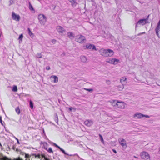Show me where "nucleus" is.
Returning <instances> with one entry per match:
<instances>
[{"label":"nucleus","mask_w":160,"mask_h":160,"mask_svg":"<svg viewBox=\"0 0 160 160\" xmlns=\"http://www.w3.org/2000/svg\"><path fill=\"white\" fill-rule=\"evenodd\" d=\"M56 29L60 34H63L65 31V30L63 28L60 26H58L56 28Z\"/></svg>","instance_id":"f8f14e48"},{"label":"nucleus","mask_w":160,"mask_h":160,"mask_svg":"<svg viewBox=\"0 0 160 160\" xmlns=\"http://www.w3.org/2000/svg\"><path fill=\"white\" fill-rule=\"evenodd\" d=\"M11 147L12 149H13V150L14 149V148H15L14 146L12 143V144H11Z\"/></svg>","instance_id":"e433bc0d"},{"label":"nucleus","mask_w":160,"mask_h":160,"mask_svg":"<svg viewBox=\"0 0 160 160\" xmlns=\"http://www.w3.org/2000/svg\"><path fill=\"white\" fill-rule=\"evenodd\" d=\"M81 61L83 62H86L87 59L84 56H82L80 57Z\"/></svg>","instance_id":"6ab92c4d"},{"label":"nucleus","mask_w":160,"mask_h":160,"mask_svg":"<svg viewBox=\"0 0 160 160\" xmlns=\"http://www.w3.org/2000/svg\"><path fill=\"white\" fill-rule=\"evenodd\" d=\"M48 152L50 153H53V152L52 151V148H49L48 150Z\"/></svg>","instance_id":"2f4dec72"},{"label":"nucleus","mask_w":160,"mask_h":160,"mask_svg":"<svg viewBox=\"0 0 160 160\" xmlns=\"http://www.w3.org/2000/svg\"><path fill=\"white\" fill-rule=\"evenodd\" d=\"M28 155L27 154L25 155V157L26 158H28Z\"/></svg>","instance_id":"a18cd8bd"},{"label":"nucleus","mask_w":160,"mask_h":160,"mask_svg":"<svg viewBox=\"0 0 160 160\" xmlns=\"http://www.w3.org/2000/svg\"><path fill=\"white\" fill-rule=\"evenodd\" d=\"M118 141L119 144L123 148H126L127 147L126 142L124 139L122 138H120L118 139Z\"/></svg>","instance_id":"0eeeda50"},{"label":"nucleus","mask_w":160,"mask_h":160,"mask_svg":"<svg viewBox=\"0 0 160 160\" xmlns=\"http://www.w3.org/2000/svg\"><path fill=\"white\" fill-rule=\"evenodd\" d=\"M112 151L113 152L115 153H117V151H116L115 150V149H112Z\"/></svg>","instance_id":"a19ab883"},{"label":"nucleus","mask_w":160,"mask_h":160,"mask_svg":"<svg viewBox=\"0 0 160 160\" xmlns=\"http://www.w3.org/2000/svg\"><path fill=\"white\" fill-rule=\"evenodd\" d=\"M15 111L18 114H19L20 113V110L19 107L16 108L15 109Z\"/></svg>","instance_id":"c756f323"},{"label":"nucleus","mask_w":160,"mask_h":160,"mask_svg":"<svg viewBox=\"0 0 160 160\" xmlns=\"http://www.w3.org/2000/svg\"><path fill=\"white\" fill-rule=\"evenodd\" d=\"M28 34L29 35V36L31 37H33L34 36L33 33L31 32L29 28H28Z\"/></svg>","instance_id":"393cba45"},{"label":"nucleus","mask_w":160,"mask_h":160,"mask_svg":"<svg viewBox=\"0 0 160 160\" xmlns=\"http://www.w3.org/2000/svg\"><path fill=\"white\" fill-rule=\"evenodd\" d=\"M84 123L85 125L90 127L93 124V122L92 120H87L84 121Z\"/></svg>","instance_id":"ddd939ff"},{"label":"nucleus","mask_w":160,"mask_h":160,"mask_svg":"<svg viewBox=\"0 0 160 160\" xmlns=\"http://www.w3.org/2000/svg\"><path fill=\"white\" fill-rule=\"evenodd\" d=\"M46 69L47 70H49L50 69V67L49 66H47L46 67Z\"/></svg>","instance_id":"4c0bfd02"},{"label":"nucleus","mask_w":160,"mask_h":160,"mask_svg":"<svg viewBox=\"0 0 160 160\" xmlns=\"http://www.w3.org/2000/svg\"><path fill=\"white\" fill-rule=\"evenodd\" d=\"M133 157H134V158H138L137 157H136V156H133Z\"/></svg>","instance_id":"49530a36"},{"label":"nucleus","mask_w":160,"mask_h":160,"mask_svg":"<svg viewBox=\"0 0 160 160\" xmlns=\"http://www.w3.org/2000/svg\"><path fill=\"white\" fill-rule=\"evenodd\" d=\"M156 32V34L157 36H158V32L160 31V20L159 21L158 23L157 27L155 29Z\"/></svg>","instance_id":"f3484780"},{"label":"nucleus","mask_w":160,"mask_h":160,"mask_svg":"<svg viewBox=\"0 0 160 160\" xmlns=\"http://www.w3.org/2000/svg\"><path fill=\"white\" fill-rule=\"evenodd\" d=\"M0 122L1 123V124L2 125H3V123H2V118H1V116L0 117Z\"/></svg>","instance_id":"58836bf2"},{"label":"nucleus","mask_w":160,"mask_h":160,"mask_svg":"<svg viewBox=\"0 0 160 160\" xmlns=\"http://www.w3.org/2000/svg\"><path fill=\"white\" fill-rule=\"evenodd\" d=\"M159 153H160V147L159 150Z\"/></svg>","instance_id":"8fccbe9b"},{"label":"nucleus","mask_w":160,"mask_h":160,"mask_svg":"<svg viewBox=\"0 0 160 160\" xmlns=\"http://www.w3.org/2000/svg\"><path fill=\"white\" fill-rule=\"evenodd\" d=\"M53 144L55 147L58 148L60 150V151L61 152H62L65 155V157L66 158H67V159L68 158V157L66 156V155H67V156H73L75 155H77L78 157L79 158H80L81 159H82V158H80L79 157L78 155V154H68V153H66V152L65 151L64 149H63L62 148H61L58 145L55 143H53Z\"/></svg>","instance_id":"f03ea898"},{"label":"nucleus","mask_w":160,"mask_h":160,"mask_svg":"<svg viewBox=\"0 0 160 160\" xmlns=\"http://www.w3.org/2000/svg\"><path fill=\"white\" fill-rule=\"evenodd\" d=\"M62 55H65V53H62Z\"/></svg>","instance_id":"09e8293b"},{"label":"nucleus","mask_w":160,"mask_h":160,"mask_svg":"<svg viewBox=\"0 0 160 160\" xmlns=\"http://www.w3.org/2000/svg\"><path fill=\"white\" fill-rule=\"evenodd\" d=\"M76 40L77 42L81 43H85L86 42L85 37L81 35H78L76 36Z\"/></svg>","instance_id":"20e7f679"},{"label":"nucleus","mask_w":160,"mask_h":160,"mask_svg":"<svg viewBox=\"0 0 160 160\" xmlns=\"http://www.w3.org/2000/svg\"><path fill=\"white\" fill-rule=\"evenodd\" d=\"M134 117H137L138 118H141L142 117H145L146 118H149V116L147 115H144L140 112H137L134 115Z\"/></svg>","instance_id":"9d476101"},{"label":"nucleus","mask_w":160,"mask_h":160,"mask_svg":"<svg viewBox=\"0 0 160 160\" xmlns=\"http://www.w3.org/2000/svg\"><path fill=\"white\" fill-rule=\"evenodd\" d=\"M11 144L12 143L11 142H8L7 144V147L6 148L7 151H9L10 150Z\"/></svg>","instance_id":"4be33fe9"},{"label":"nucleus","mask_w":160,"mask_h":160,"mask_svg":"<svg viewBox=\"0 0 160 160\" xmlns=\"http://www.w3.org/2000/svg\"><path fill=\"white\" fill-rule=\"evenodd\" d=\"M29 106L30 108L32 109H33V103L32 102V101L31 100H30L29 101Z\"/></svg>","instance_id":"a878e982"},{"label":"nucleus","mask_w":160,"mask_h":160,"mask_svg":"<svg viewBox=\"0 0 160 160\" xmlns=\"http://www.w3.org/2000/svg\"><path fill=\"white\" fill-rule=\"evenodd\" d=\"M38 19L40 23L44 25L47 21V18L43 14H40L38 15Z\"/></svg>","instance_id":"7ed1b4c3"},{"label":"nucleus","mask_w":160,"mask_h":160,"mask_svg":"<svg viewBox=\"0 0 160 160\" xmlns=\"http://www.w3.org/2000/svg\"><path fill=\"white\" fill-rule=\"evenodd\" d=\"M54 117H54V120L55 121V122L57 123L58 124V115L56 113H55L54 114Z\"/></svg>","instance_id":"412c9836"},{"label":"nucleus","mask_w":160,"mask_h":160,"mask_svg":"<svg viewBox=\"0 0 160 160\" xmlns=\"http://www.w3.org/2000/svg\"><path fill=\"white\" fill-rule=\"evenodd\" d=\"M12 90L15 92H17L18 89L17 86H14L12 88Z\"/></svg>","instance_id":"bb28decb"},{"label":"nucleus","mask_w":160,"mask_h":160,"mask_svg":"<svg viewBox=\"0 0 160 160\" xmlns=\"http://www.w3.org/2000/svg\"><path fill=\"white\" fill-rule=\"evenodd\" d=\"M67 35L68 38L71 39H73L74 38L75 35L72 32H68L67 33Z\"/></svg>","instance_id":"a211bd4d"},{"label":"nucleus","mask_w":160,"mask_h":160,"mask_svg":"<svg viewBox=\"0 0 160 160\" xmlns=\"http://www.w3.org/2000/svg\"><path fill=\"white\" fill-rule=\"evenodd\" d=\"M71 3L72 6L73 7L75 6L76 5V3L75 0H68Z\"/></svg>","instance_id":"aec40b11"},{"label":"nucleus","mask_w":160,"mask_h":160,"mask_svg":"<svg viewBox=\"0 0 160 160\" xmlns=\"http://www.w3.org/2000/svg\"><path fill=\"white\" fill-rule=\"evenodd\" d=\"M140 155L141 158L145 160H147L150 158V155L148 153L144 151L141 152Z\"/></svg>","instance_id":"39448f33"},{"label":"nucleus","mask_w":160,"mask_h":160,"mask_svg":"<svg viewBox=\"0 0 160 160\" xmlns=\"http://www.w3.org/2000/svg\"><path fill=\"white\" fill-rule=\"evenodd\" d=\"M72 108H73L71 107L69 108V110L70 111H72Z\"/></svg>","instance_id":"79ce46f5"},{"label":"nucleus","mask_w":160,"mask_h":160,"mask_svg":"<svg viewBox=\"0 0 160 160\" xmlns=\"http://www.w3.org/2000/svg\"><path fill=\"white\" fill-rule=\"evenodd\" d=\"M15 2V0H9V6H11L14 3V2Z\"/></svg>","instance_id":"cd10ccee"},{"label":"nucleus","mask_w":160,"mask_h":160,"mask_svg":"<svg viewBox=\"0 0 160 160\" xmlns=\"http://www.w3.org/2000/svg\"><path fill=\"white\" fill-rule=\"evenodd\" d=\"M127 79V78L125 77H122L120 80V82L122 84V85H123V84L124 83H123V82H125Z\"/></svg>","instance_id":"5701e85b"},{"label":"nucleus","mask_w":160,"mask_h":160,"mask_svg":"<svg viewBox=\"0 0 160 160\" xmlns=\"http://www.w3.org/2000/svg\"><path fill=\"white\" fill-rule=\"evenodd\" d=\"M84 89L89 92H92L93 91V89L92 88H84Z\"/></svg>","instance_id":"72a5a7b5"},{"label":"nucleus","mask_w":160,"mask_h":160,"mask_svg":"<svg viewBox=\"0 0 160 160\" xmlns=\"http://www.w3.org/2000/svg\"><path fill=\"white\" fill-rule=\"evenodd\" d=\"M115 101H117V100H113L112 101V105L116 107L117 106V104L115 103Z\"/></svg>","instance_id":"c85d7f7f"},{"label":"nucleus","mask_w":160,"mask_h":160,"mask_svg":"<svg viewBox=\"0 0 160 160\" xmlns=\"http://www.w3.org/2000/svg\"><path fill=\"white\" fill-rule=\"evenodd\" d=\"M15 138L17 140L18 143V144H20V143L19 142L18 139L17 138Z\"/></svg>","instance_id":"ea45409f"},{"label":"nucleus","mask_w":160,"mask_h":160,"mask_svg":"<svg viewBox=\"0 0 160 160\" xmlns=\"http://www.w3.org/2000/svg\"><path fill=\"white\" fill-rule=\"evenodd\" d=\"M44 148L45 149V150H47V151H48V148L47 147H44Z\"/></svg>","instance_id":"37998d69"},{"label":"nucleus","mask_w":160,"mask_h":160,"mask_svg":"<svg viewBox=\"0 0 160 160\" xmlns=\"http://www.w3.org/2000/svg\"><path fill=\"white\" fill-rule=\"evenodd\" d=\"M147 18L146 19H141L138 20V22L136 23V28L138 26V24H142L143 25L144 24L148 23Z\"/></svg>","instance_id":"1a4fd4ad"},{"label":"nucleus","mask_w":160,"mask_h":160,"mask_svg":"<svg viewBox=\"0 0 160 160\" xmlns=\"http://www.w3.org/2000/svg\"><path fill=\"white\" fill-rule=\"evenodd\" d=\"M12 19L16 21H18L20 19V17L19 15H16L13 12L12 13Z\"/></svg>","instance_id":"9b49d317"},{"label":"nucleus","mask_w":160,"mask_h":160,"mask_svg":"<svg viewBox=\"0 0 160 160\" xmlns=\"http://www.w3.org/2000/svg\"><path fill=\"white\" fill-rule=\"evenodd\" d=\"M36 57L38 58H41L42 57V54L40 53H38L36 55Z\"/></svg>","instance_id":"7c9ffc66"},{"label":"nucleus","mask_w":160,"mask_h":160,"mask_svg":"<svg viewBox=\"0 0 160 160\" xmlns=\"http://www.w3.org/2000/svg\"><path fill=\"white\" fill-rule=\"evenodd\" d=\"M51 42L53 44H54L56 42V40L55 39H53L52 40Z\"/></svg>","instance_id":"c9c22d12"},{"label":"nucleus","mask_w":160,"mask_h":160,"mask_svg":"<svg viewBox=\"0 0 160 160\" xmlns=\"http://www.w3.org/2000/svg\"><path fill=\"white\" fill-rule=\"evenodd\" d=\"M5 130L7 132H8V131L5 128Z\"/></svg>","instance_id":"603ef678"},{"label":"nucleus","mask_w":160,"mask_h":160,"mask_svg":"<svg viewBox=\"0 0 160 160\" xmlns=\"http://www.w3.org/2000/svg\"><path fill=\"white\" fill-rule=\"evenodd\" d=\"M43 133H44L45 132H44V129H43Z\"/></svg>","instance_id":"3c124183"},{"label":"nucleus","mask_w":160,"mask_h":160,"mask_svg":"<svg viewBox=\"0 0 160 160\" xmlns=\"http://www.w3.org/2000/svg\"><path fill=\"white\" fill-rule=\"evenodd\" d=\"M99 136L100 137V140H101V142H103V138H102V136L101 134H99Z\"/></svg>","instance_id":"f704fd0d"},{"label":"nucleus","mask_w":160,"mask_h":160,"mask_svg":"<svg viewBox=\"0 0 160 160\" xmlns=\"http://www.w3.org/2000/svg\"><path fill=\"white\" fill-rule=\"evenodd\" d=\"M115 103L117 104V107L121 109H123L125 108V103L122 102H118L115 101Z\"/></svg>","instance_id":"6e6552de"},{"label":"nucleus","mask_w":160,"mask_h":160,"mask_svg":"<svg viewBox=\"0 0 160 160\" xmlns=\"http://www.w3.org/2000/svg\"><path fill=\"white\" fill-rule=\"evenodd\" d=\"M23 37V36L22 34H20L19 35L18 39L20 40V41H22V39Z\"/></svg>","instance_id":"473e14b6"},{"label":"nucleus","mask_w":160,"mask_h":160,"mask_svg":"<svg viewBox=\"0 0 160 160\" xmlns=\"http://www.w3.org/2000/svg\"><path fill=\"white\" fill-rule=\"evenodd\" d=\"M149 15H148L147 17V18H147V20L148 19V17H149Z\"/></svg>","instance_id":"de8ad7c7"},{"label":"nucleus","mask_w":160,"mask_h":160,"mask_svg":"<svg viewBox=\"0 0 160 160\" xmlns=\"http://www.w3.org/2000/svg\"><path fill=\"white\" fill-rule=\"evenodd\" d=\"M100 54L104 57H111L114 54V52L109 49H101L99 51Z\"/></svg>","instance_id":"f257e3e1"},{"label":"nucleus","mask_w":160,"mask_h":160,"mask_svg":"<svg viewBox=\"0 0 160 160\" xmlns=\"http://www.w3.org/2000/svg\"><path fill=\"white\" fill-rule=\"evenodd\" d=\"M86 48L90 49H92L97 51V49L96 48L95 46L93 44H89V45H87L86 46Z\"/></svg>","instance_id":"4468645a"},{"label":"nucleus","mask_w":160,"mask_h":160,"mask_svg":"<svg viewBox=\"0 0 160 160\" xmlns=\"http://www.w3.org/2000/svg\"><path fill=\"white\" fill-rule=\"evenodd\" d=\"M119 60L118 59L113 58L107 59L106 62L110 64H116L118 62Z\"/></svg>","instance_id":"423d86ee"},{"label":"nucleus","mask_w":160,"mask_h":160,"mask_svg":"<svg viewBox=\"0 0 160 160\" xmlns=\"http://www.w3.org/2000/svg\"><path fill=\"white\" fill-rule=\"evenodd\" d=\"M32 155L35 157V158H39V159H42L44 157V155L42 154L40 155L39 154H37L36 153H34L32 154Z\"/></svg>","instance_id":"2eb2a0df"},{"label":"nucleus","mask_w":160,"mask_h":160,"mask_svg":"<svg viewBox=\"0 0 160 160\" xmlns=\"http://www.w3.org/2000/svg\"><path fill=\"white\" fill-rule=\"evenodd\" d=\"M0 148H2V146L0 142Z\"/></svg>","instance_id":"c03bdc74"},{"label":"nucleus","mask_w":160,"mask_h":160,"mask_svg":"<svg viewBox=\"0 0 160 160\" xmlns=\"http://www.w3.org/2000/svg\"><path fill=\"white\" fill-rule=\"evenodd\" d=\"M50 79L53 81V82L54 83H57L58 81V77L55 75H52L51 76Z\"/></svg>","instance_id":"dca6fc26"},{"label":"nucleus","mask_w":160,"mask_h":160,"mask_svg":"<svg viewBox=\"0 0 160 160\" xmlns=\"http://www.w3.org/2000/svg\"><path fill=\"white\" fill-rule=\"evenodd\" d=\"M29 4V8L31 11H33L34 12L35 10L33 8V7L32 6V4H31V3L30 2H29L28 3Z\"/></svg>","instance_id":"b1692460"}]
</instances>
